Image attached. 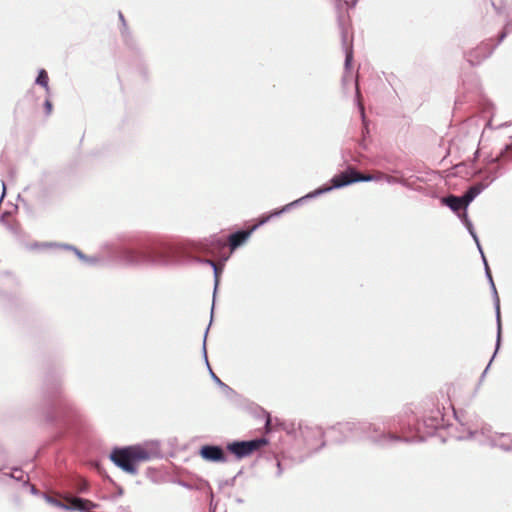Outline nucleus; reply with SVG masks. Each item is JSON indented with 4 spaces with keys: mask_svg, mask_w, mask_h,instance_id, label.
<instances>
[{
    "mask_svg": "<svg viewBox=\"0 0 512 512\" xmlns=\"http://www.w3.org/2000/svg\"><path fill=\"white\" fill-rule=\"evenodd\" d=\"M506 36L507 32L503 31L499 35L498 41L494 45H491L489 41L482 42L476 48L465 54L467 62H469L472 66L479 65L482 61L491 56L496 46H498Z\"/></svg>",
    "mask_w": 512,
    "mask_h": 512,
    "instance_id": "9d476101",
    "label": "nucleus"
},
{
    "mask_svg": "<svg viewBox=\"0 0 512 512\" xmlns=\"http://www.w3.org/2000/svg\"><path fill=\"white\" fill-rule=\"evenodd\" d=\"M498 347H500V345H499ZM498 349H499V348H497V347H496V350H495V352H497V350H498ZM494 354H496V353H494ZM493 356H495V355H493ZM493 358H494V357L490 358V360H489V363H492V361H493Z\"/></svg>",
    "mask_w": 512,
    "mask_h": 512,
    "instance_id": "09e8293b",
    "label": "nucleus"
},
{
    "mask_svg": "<svg viewBox=\"0 0 512 512\" xmlns=\"http://www.w3.org/2000/svg\"><path fill=\"white\" fill-rule=\"evenodd\" d=\"M491 4L495 9L496 13L501 15L506 13L507 2L504 0H491Z\"/></svg>",
    "mask_w": 512,
    "mask_h": 512,
    "instance_id": "c85d7f7f",
    "label": "nucleus"
},
{
    "mask_svg": "<svg viewBox=\"0 0 512 512\" xmlns=\"http://www.w3.org/2000/svg\"><path fill=\"white\" fill-rule=\"evenodd\" d=\"M483 264H484V270H485V276L488 280V282H493V278H492V274H491V271H490V268H489V265H488V262H487V259L485 256H483Z\"/></svg>",
    "mask_w": 512,
    "mask_h": 512,
    "instance_id": "2f4dec72",
    "label": "nucleus"
},
{
    "mask_svg": "<svg viewBox=\"0 0 512 512\" xmlns=\"http://www.w3.org/2000/svg\"><path fill=\"white\" fill-rule=\"evenodd\" d=\"M212 269H213V274H214V292H213V295L215 296V294L217 292V289H218V285H219V277H220V274L223 271V265H218V264L215 263L214 266H212Z\"/></svg>",
    "mask_w": 512,
    "mask_h": 512,
    "instance_id": "cd10ccee",
    "label": "nucleus"
},
{
    "mask_svg": "<svg viewBox=\"0 0 512 512\" xmlns=\"http://www.w3.org/2000/svg\"><path fill=\"white\" fill-rule=\"evenodd\" d=\"M52 247H57V248H62V249H66V250H71L74 252V254L77 256L78 259H80L82 262L84 260H87L86 259V255L84 253H82L77 247L73 246V245H69V244H61V243H56V242H43V243H34L31 248H52Z\"/></svg>",
    "mask_w": 512,
    "mask_h": 512,
    "instance_id": "a211bd4d",
    "label": "nucleus"
},
{
    "mask_svg": "<svg viewBox=\"0 0 512 512\" xmlns=\"http://www.w3.org/2000/svg\"><path fill=\"white\" fill-rule=\"evenodd\" d=\"M497 178V171H493L490 172L481 182L468 187V189L461 195L462 200H464V210H467L469 204Z\"/></svg>",
    "mask_w": 512,
    "mask_h": 512,
    "instance_id": "f8f14e48",
    "label": "nucleus"
},
{
    "mask_svg": "<svg viewBox=\"0 0 512 512\" xmlns=\"http://www.w3.org/2000/svg\"><path fill=\"white\" fill-rule=\"evenodd\" d=\"M299 430L308 449L318 451L325 446L324 431L321 427L300 424Z\"/></svg>",
    "mask_w": 512,
    "mask_h": 512,
    "instance_id": "9b49d317",
    "label": "nucleus"
},
{
    "mask_svg": "<svg viewBox=\"0 0 512 512\" xmlns=\"http://www.w3.org/2000/svg\"><path fill=\"white\" fill-rule=\"evenodd\" d=\"M152 457L153 453L143 448L140 444L115 447L109 455L110 460L115 466L131 475L138 473L139 463L149 461Z\"/></svg>",
    "mask_w": 512,
    "mask_h": 512,
    "instance_id": "39448f33",
    "label": "nucleus"
},
{
    "mask_svg": "<svg viewBox=\"0 0 512 512\" xmlns=\"http://www.w3.org/2000/svg\"><path fill=\"white\" fill-rule=\"evenodd\" d=\"M12 471L13 472H11V473H5L4 477L14 479V480L22 482L24 484V481H26V480L24 479L23 471L17 467H14L12 469Z\"/></svg>",
    "mask_w": 512,
    "mask_h": 512,
    "instance_id": "bb28decb",
    "label": "nucleus"
},
{
    "mask_svg": "<svg viewBox=\"0 0 512 512\" xmlns=\"http://www.w3.org/2000/svg\"><path fill=\"white\" fill-rule=\"evenodd\" d=\"M287 212H288L287 207H286V205H284L281 208L274 209L267 214L270 217V219L272 220L273 218L280 217L281 215H283L284 213H287Z\"/></svg>",
    "mask_w": 512,
    "mask_h": 512,
    "instance_id": "c756f323",
    "label": "nucleus"
},
{
    "mask_svg": "<svg viewBox=\"0 0 512 512\" xmlns=\"http://www.w3.org/2000/svg\"><path fill=\"white\" fill-rule=\"evenodd\" d=\"M103 251L114 261L130 267L175 265L180 247L163 238H147L129 243H105Z\"/></svg>",
    "mask_w": 512,
    "mask_h": 512,
    "instance_id": "f257e3e1",
    "label": "nucleus"
},
{
    "mask_svg": "<svg viewBox=\"0 0 512 512\" xmlns=\"http://www.w3.org/2000/svg\"><path fill=\"white\" fill-rule=\"evenodd\" d=\"M492 294H493V303L496 311V322H497V347L501 343V316H500V300L497 293V289L494 281L489 283Z\"/></svg>",
    "mask_w": 512,
    "mask_h": 512,
    "instance_id": "aec40b11",
    "label": "nucleus"
},
{
    "mask_svg": "<svg viewBox=\"0 0 512 512\" xmlns=\"http://www.w3.org/2000/svg\"><path fill=\"white\" fill-rule=\"evenodd\" d=\"M341 428L348 431L350 440L367 438L380 447H389L399 439L408 440L394 431L395 419L391 418L383 419L381 424L368 421H347L341 424Z\"/></svg>",
    "mask_w": 512,
    "mask_h": 512,
    "instance_id": "7ed1b4c3",
    "label": "nucleus"
},
{
    "mask_svg": "<svg viewBox=\"0 0 512 512\" xmlns=\"http://www.w3.org/2000/svg\"><path fill=\"white\" fill-rule=\"evenodd\" d=\"M118 15H119V19L122 22L123 26H126V22H125V19H124V16H123L122 12H119Z\"/></svg>",
    "mask_w": 512,
    "mask_h": 512,
    "instance_id": "37998d69",
    "label": "nucleus"
},
{
    "mask_svg": "<svg viewBox=\"0 0 512 512\" xmlns=\"http://www.w3.org/2000/svg\"><path fill=\"white\" fill-rule=\"evenodd\" d=\"M508 161H512V142L506 144L495 157L489 159L488 163L496 164Z\"/></svg>",
    "mask_w": 512,
    "mask_h": 512,
    "instance_id": "412c9836",
    "label": "nucleus"
},
{
    "mask_svg": "<svg viewBox=\"0 0 512 512\" xmlns=\"http://www.w3.org/2000/svg\"><path fill=\"white\" fill-rule=\"evenodd\" d=\"M475 243H476V245H477V249H478V251H479V253H480V255H481V258L483 259V256H485V255H484V252H483L482 246H481V244H480V241L478 240V242H475Z\"/></svg>",
    "mask_w": 512,
    "mask_h": 512,
    "instance_id": "a19ab883",
    "label": "nucleus"
},
{
    "mask_svg": "<svg viewBox=\"0 0 512 512\" xmlns=\"http://www.w3.org/2000/svg\"><path fill=\"white\" fill-rule=\"evenodd\" d=\"M199 455L202 459L212 463H225L227 456L224 449L219 445L206 444L199 449Z\"/></svg>",
    "mask_w": 512,
    "mask_h": 512,
    "instance_id": "4468645a",
    "label": "nucleus"
},
{
    "mask_svg": "<svg viewBox=\"0 0 512 512\" xmlns=\"http://www.w3.org/2000/svg\"><path fill=\"white\" fill-rule=\"evenodd\" d=\"M381 175H382V178H384L385 181L389 184H399V180H401V177H394V176L384 175V174H381Z\"/></svg>",
    "mask_w": 512,
    "mask_h": 512,
    "instance_id": "72a5a7b5",
    "label": "nucleus"
},
{
    "mask_svg": "<svg viewBox=\"0 0 512 512\" xmlns=\"http://www.w3.org/2000/svg\"><path fill=\"white\" fill-rule=\"evenodd\" d=\"M268 443L265 437L251 440H235L227 444L226 449L237 459H243L250 456L253 452L259 450Z\"/></svg>",
    "mask_w": 512,
    "mask_h": 512,
    "instance_id": "1a4fd4ad",
    "label": "nucleus"
},
{
    "mask_svg": "<svg viewBox=\"0 0 512 512\" xmlns=\"http://www.w3.org/2000/svg\"><path fill=\"white\" fill-rule=\"evenodd\" d=\"M458 217L460 218L461 222L464 224V226L468 230V232L471 235V237L473 238V240L475 242H478V236L475 232L473 223L471 222V220L468 217L467 210H464V212H462V214H458Z\"/></svg>",
    "mask_w": 512,
    "mask_h": 512,
    "instance_id": "b1692460",
    "label": "nucleus"
},
{
    "mask_svg": "<svg viewBox=\"0 0 512 512\" xmlns=\"http://www.w3.org/2000/svg\"><path fill=\"white\" fill-rule=\"evenodd\" d=\"M355 101H356L357 107L359 109V112H360V115H361V119H362L363 123L365 124L366 123L365 109H364V106H363V104L361 102V93H360V90H359L357 82H356Z\"/></svg>",
    "mask_w": 512,
    "mask_h": 512,
    "instance_id": "a878e982",
    "label": "nucleus"
},
{
    "mask_svg": "<svg viewBox=\"0 0 512 512\" xmlns=\"http://www.w3.org/2000/svg\"><path fill=\"white\" fill-rule=\"evenodd\" d=\"M86 259L87 260H84L83 262L88 265H91V266L97 265L102 261V259L100 257H96V256H87L86 255Z\"/></svg>",
    "mask_w": 512,
    "mask_h": 512,
    "instance_id": "473e14b6",
    "label": "nucleus"
},
{
    "mask_svg": "<svg viewBox=\"0 0 512 512\" xmlns=\"http://www.w3.org/2000/svg\"><path fill=\"white\" fill-rule=\"evenodd\" d=\"M124 493V490L121 486L117 485V494H116V497H120L122 496Z\"/></svg>",
    "mask_w": 512,
    "mask_h": 512,
    "instance_id": "79ce46f5",
    "label": "nucleus"
},
{
    "mask_svg": "<svg viewBox=\"0 0 512 512\" xmlns=\"http://www.w3.org/2000/svg\"><path fill=\"white\" fill-rule=\"evenodd\" d=\"M399 184L402 185L403 187H406L408 189H412V183L410 182L409 179H406V178H403L401 177V180H399Z\"/></svg>",
    "mask_w": 512,
    "mask_h": 512,
    "instance_id": "4c0bfd02",
    "label": "nucleus"
},
{
    "mask_svg": "<svg viewBox=\"0 0 512 512\" xmlns=\"http://www.w3.org/2000/svg\"><path fill=\"white\" fill-rule=\"evenodd\" d=\"M508 452H511V453H512V444H511L510 449H509V451H508Z\"/></svg>",
    "mask_w": 512,
    "mask_h": 512,
    "instance_id": "603ef678",
    "label": "nucleus"
},
{
    "mask_svg": "<svg viewBox=\"0 0 512 512\" xmlns=\"http://www.w3.org/2000/svg\"><path fill=\"white\" fill-rule=\"evenodd\" d=\"M341 424L342 423H337L336 425L332 426L329 430V433L332 435L333 441L339 444L350 440V437H348V431L342 430Z\"/></svg>",
    "mask_w": 512,
    "mask_h": 512,
    "instance_id": "4be33fe9",
    "label": "nucleus"
},
{
    "mask_svg": "<svg viewBox=\"0 0 512 512\" xmlns=\"http://www.w3.org/2000/svg\"><path fill=\"white\" fill-rule=\"evenodd\" d=\"M215 306V303H212V308ZM213 317V311L211 312V318Z\"/></svg>",
    "mask_w": 512,
    "mask_h": 512,
    "instance_id": "8fccbe9b",
    "label": "nucleus"
},
{
    "mask_svg": "<svg viewBox=\"0 0 512 512\" xmlns=\"http://www.w3.org/2000/svg\"><path fill=\"white\" fill-rule=\"evenodd\" d=\"M358 0H352L350 3H348L350 8H354L357 5Z\"/></svg>",
    "mask_w": 512,
    "mask_h": 512,
    "instance_id": "c03bdc74",
    "label": "nucleus"
},
{
    "mask_svg": "<svg viewBox=\"0 0 512 512\" xmlns=\"http://www.w3.org/2000/svg\"><path fill=\"white\" fill-rule=\"evenodd\" d=\"M270 425H271V417L269 414H267V419H266V422H265V428L267 429V431L270 430Z\"/></svg>",
    "mask_w": 512,
    "mask_h": 512,
    "instance_id": "ea45409f",
    "label": "nucleus"
},
{
    "mask_svg": "<svg viewBox=\"0 0 512 512\" xmlns=\"http://www.w3.org/2000/svg\"><path fill=\"white\" fill-rule=\"evenodd\" d=\"M226 247L224 239L217 235H212L205 238L194 245V250L201 253H206L212 256H217L223 252Z\"/></svg>",
    "mask_w": 512,
    "mask_h": 512,
    "instance_id": "ddd939ff",
    "label": "nucleus"
},
{
    "mask_svg": "<svg viewBox=\"0 0 512 512\" xmlns=\"http://www.w3.org/2000/svg\"><path fill=\"white\" fill-rule=\"evenodd\" d=\"M489 366H490V363L488 364V366H487V367L485 368V370L483 371L482 376H481L482 378L485 376V374H486V372H487V370H488Z\"/></svg>",
    "mask_w": 512,
    "mask_h": 512,
    "instance_id": "a18cd8bd",
    "label": "nucleus"
},
{
    "mask_svg": "<svg viewBox=\"0 0 512 512\" xmlns=\"http://www.w3.org/2000/svg\"><path fill=\"white\" fill-rule=\"evenodd\" d=\"M23 486L29 488V491L32 495L39 494V490L34 485L30 484L28 479H27V481H24Z\"/></svg>",
    "mask_w": 512,
    "mask_h": 512,
    "instance_id": "c9c22d12",
    "label": "nucleus"
},
{
    "mask_svg": "<svg viewBox=\"0 0 512 512\" xmlns=\"http://www.w3.org/2000/svg\"><path fill=\"white\" fill-rule=\"evenodd\" d=\"M442 205L447 206L451 211L454 213L462 214L464 212V200H462L461 196H456L453 194H450L448 196L441 198Z\"/></svg>",
    "mask_w": 512,
    "mask_h": 512,
    "instance_id": "6ab92c4d",
    "label": "nucleus"
},
{
    "mask_svg": "<svg viewBox=\"0 0 512 512\" xmlns=\"http://www.w3.org/2000/svg\"><path fill=\"white\" fill-rule=\"evenodd\" d=\"M330 191H332L331 185L330 186H327V185L321 186V187L317 188L316 190L309 192L308 194L286 204L287 210H288V212H290L292 209L302 205L307 200L316 198V197L323 195Z\"/></svg>",
    "mask_w": 512,
    "mask_h": 512,
    "instance_id": "dca6fc26",
    "label": "nucleus"
},
{
    "mask_svg": "<svg viewBox=\"0 0 512 512\" xmlns=\"http://www.w3.org/2000/svg\"><path fill=\"white\" fill-rule=\"evenodd\" d=\"M7 215V213H4L0 216V221L1 222H4V219H5V216Z\"/></svg>",
    "mask_w": 512,
    "mask_h": 512,
    "instance_id": "49530a36",
    "label": "nucleus"
},
{
    "mask_svg": "<svg viewBox=\"0 0 512 512\" xmlns=\"http://www.w3.org/2000/svg\"><path fill=\"white\" fill-rule=\"evenodd\" d=\"M465 439H476L481 444H487L492 448H499L504 452H508L512 444L511 434L492 432L490 428L485 427L481 431L470 430Z\"/></svg>",
    "mask_w": 512,
    "mask_h": 512,
    "instance_id": "423d86ee",
    "label": "nucleus"
},
{
    "mask_svg": "<svg viewBox=\"0 0 512 512\" xmlns=\"http://www.w3.org/2000/svg\"><path fill=\"white\" fill-rule=\"evenodd\" d=\"M237 502H238V503H242V502H243V500H242V499H240V498H238V499H237Z\"/></svg>",
    "mask_w": 512,
    "mask_h": 512,
    "instance_id": "3c124183",
    "label": "nucleus"
},
{
    "mask_svg": "<svg viewBox=\"0 0 512 512\" xmlns=\"http://www.w3.org/2000/svg\"><path fill=\"white\" fill-rule=\"evenodd\" d=\"M498 347H500V345H499ZM498 349H499V348H497V347H496V350H495V352H497V350H498ZM494 354H496V353H494ZM493 356H495V355H493ZM493 358H494V357L490 358V360H489V363H492V361H493Z\"/></svg>",
    "mask_w": 512,
    "mask_h": 512,
    "instance_id": "de8ad7c7",
    "label": "nucleus"
},
{
    "mask_svg": "<svg viewBox=\"0 0 512 512\" xmlns=\"http://www.w3.org/2000/svg\"><path fill=\"white\" fill-rule=\"evenodd\" d=\"M199 263H202V264H207L209 266H214L215 262L211 259H208V258H205V259H201V258H198L197 259Z\"/></svg>",
    "mask_w": 512,
    "mask_h": 512,
    "instance_id": "58836bf2",
    "label": "nucleus"
},
{
    "mask_svg": "<svg viewBox=\"0 0 512 512\" xmlns=\"http://www.w3.org/2000/svg\"><path fill=\"white\" fill-rule=\"evenodd\" d=\"M270 220H271V219H270V217L268 216V214H264V215H262V216L259 218L258 222H257L255 225H253V226L251 227V231H253V232H254V231H256L259 227H261L262 225L266 224V223H267V222H269Z\"/></svg>",
    "mask_w": 512,
    "mask_h": 512,
    "instance_id": "7c9ffc66",
    "label": "nucleus"
},
{
    "mask_svg": "<svg viewBox=\"0 0 512 512\" xmlns=\"http://www.w3.org/2000/svg\"><path fill=\"white\" fill-rule=\"evenodd\" d=\"M44 499L49 503L58 508L69 510V511H80V512H91V509L98 507V504L77 496H72L69 493L63 494L61 497L65 502L58 500L48 494L43 495Z\"/></svg>",
    "mask_w": 512,
    "mask_h": 512,
    "instance_id": "0eeeda50",
    "label": "nucleus"
},
{
    "mask_svg": "<svg viewBox=\"0 0 512 512\" xmlns=\"http://www.w3.org/2000/svg\"><path fill=\"white\" fill-rule=\"evenodd\" d=\"M275 466H276L275 475H276V477H280L283 474V471H284V467H283L282 461L277 458Z\"/></svg>",
    "mask_w": 512,
    "mask_h": 512,
    "instance_id": "f704fd0d",
    "label": "nucleus"
},
{
    "mask_svg": "<svg viewBox=\"0 0 512 512\" xmlns=\"http://www.w3.org/2000/svg\"><path fill=\"white\" fill-rule=\"evenodd\" d=\"M445 426L446 423L442 409L435 407L426 412L422 420L418 421L415 425L395 420L394 431H397L401 437L408 438V440L399 439L397 442L413 443L424 441L427 437L433 436L438 429Z\"/></svg>",
    "mask_w": 512,
    "mask_h": 512,
    "instance_id": "20e7f679",
    "label": "nucleus"
},
{
    "mask_svg": "<svg viewBox=\"0 0 512 512\" xmlns=\"http://www.w3.org/2000/svg\"><path fill=\"white\" fill-rule=\"evenodd\" d=\"M52 108V102L49 99H46L44 102V109L47 116L51 114Z\"/></svg>",
    "mask_w": 512,
    "mask_h": 512,
    "instance_id": "e433bc0d",
    "label": "nucleus"
},
{
    "mask_svg": "<svg viewBox=\"0 0 512 512\" xmlns=\"http://www.w3.org/2000/svg\"><path fill=\"white\" fill-rule=\"evenodd\" d=\"M252 233L253 231H251V228L248 230L240 229L231 233L228 237V244L230 249L234 251L240 247L249 239Z\"/></svg>",
    "mask_w": 512,
    "mask_h": 512,
    "instance_id": "f3484780",
    "label": "nucleus"
},
{
    "mask_svg": "<svg viewBox=\"0 0 512 512\" xmlns=\"http://www.w3.org/2000/svg\"><path fill=\"white\" fill-rule=\"evenodd\" d=\"M208 330H209V327L206 329L205 331V334H204V339H203V346H202V353H203V356L205 358V362L207 364V367L209 369V372H210V376L212 378V380L214 381V383L224 392V394L226 395V397L232 399L234 396H236V392L230 387L228 386L226 383H224L211 369L210 365H209V362H208V358H207V349H206V337H207V333H208Z\"/></svg>",
    "mask_w": 512,
    "mask_h": 512,
    "instance_id": "2eb2a0df",
    "label": "nucleus"
},
{
    "mask_svg": "<svg viewBox=\"0 0 512 512\" xmlns=\"http://www.w3.org/2000/svg\"><path fill=\"white\" fill-rule=\"evenodd\" d=\"M42 397L46 405V420L71 426L78 420L80 412L67 395L63 379L56 374H48L42 386Z\"/></svg>",
    "mask_w": 512,
    "mask_h": 512,
    "instance_id": "f03ea898",
    "label": "nucleus"
},
{
    "mask_svg": "<svg viewBox=\"0 0 512 512\" xmlns=\"http://www.w3.org/2000/svg\"><path fill=\"white\" fill-rule=\"evenodd\" d=\"M70 487L74 489L79 494H84L88 492L89 484L86 480L77 478L69 481V484L63 485V488Z\"/></svg>",
    "mask_w": 512,
    "mask_h": 512,
    "instance_id": "5701e85b",
    "label": "nucleus"
},
{
    "mask_svg": "<svg viewBox=\"0 0 512 512\" xmlns=\"http://www.w3.org/2000/svg\"><path fill=\"white\" fill-rule=\"evenodd\" d=\"M35 84L45 88L47 93L50 92L49 77H48V73L46 72L45 69H40L38 71V75H37V77L35 79Z\"/></svg>",
    "mask_w": 512,
    "mask_h": 512,
    "instance_id": "393cba45",
    "label": "nucleus"
},
{
    "mask_svg": "<svg viewBox=\"0 0 512 512\" xmlns=\"http://www.w3.org/2000/svg\"><path fill=\"white\" fill-rule=\"evenodd\" d=\"M382 175H363L358 170L348 167L345 171L333 176L330 180L331 188L340 189L353 183L377 181Z\"/></svg>",
    "mask_w": 512,
    "mask_h": 512,
    "instance_id": "6e6552de",
    "label": "nucleus"
}]
</instances>
